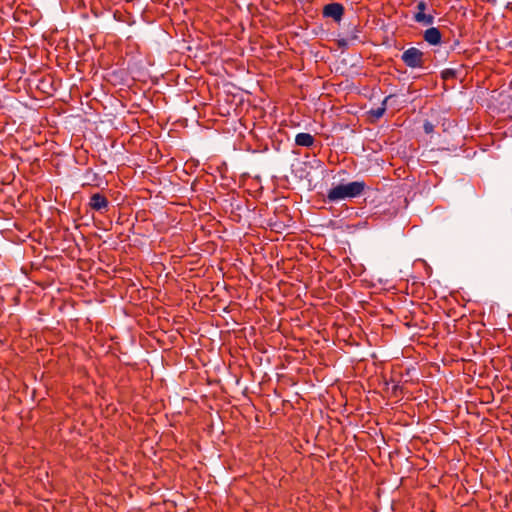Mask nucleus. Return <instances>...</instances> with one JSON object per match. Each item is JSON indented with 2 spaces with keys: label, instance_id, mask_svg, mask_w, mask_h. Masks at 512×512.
<instances>
[{
  "label": "nucleus",
  "instance_id": "f257e3e1",
  "mask_svg": "<svg viewBox=\"0 0 512 512\" xmlns=\"http://www.w3.org/2000/svg\"><path fill=\"white\" fill-rule=\"evenodd\" d=\"M366 184L364 181H353L347 184H339L330 188L326 198L329 202H338L347 198H356L364 193Z\"/></svg>",
  "mask_w": 512,
  "mask_h": 512
},
{
  "label": "nucleus",
  "instance_id": "6e6552de",
  "mask_svg": "<svg viewBox=\"0 0 512 512\" xmlns=\"http://www.w3.org/2000/svg\"><path fill=\"white\" fill-rule=\"evenodd\" d=\"M314 137L309 133H298L295 137V143L298 146L310 147L314 144Z\"/></svg>",
  "mask_w": 512,
  "mask_h": 512
},
{
  "label": "nucleus",
  "instance_id": "39448f33",
  "mask_svg": "<svg viewBox=\"0 0 512 512\" xmlns=\"http://www.w3.org/2000/svg\"><path fill=\"white\" fill-rule=\"evenodd\" d=\"M109 206V201L106 196L101 193H94L90 196L89 207L92 210L103 212L107 211Z\"/></svg>",
  "mask_w": 512,
  "mask_h": 512
},
{
  "label": "nucleus",
  "instance_id": "423d86ee",
  "mask_svg": "<svg viewBox=\"0 0 512 512\" xmlns=\"http://www.w3.org/2000/svg\"><path fill=\"white\" fill-rule=\"evenodd\" d=\"M423 38L428 44L436 46L441 43L442 34L438 28L430 27L424 31Z\"/></svg>",
  "mask_w": 512,
  "mask_h": 512
},
{
  "label": "nucleus",
  "instance_id": "0eeeda50",
  "mask_svg": "<svg viewBox=\"0 0 512 512\" xmlns=\"http://www.w3.org/2000/svg\"><path fill=\"white\" fill-rule=\"evenodd\" d=\"M392 97V95H389L384 98V100L381 103V106L371 109L368 114L373 118L374 121L379 120L381 117H383L386 109H387V102Z\"/></svg>",
  "mask_w": 512,
  "mask_h": 512
},
{
  "label": "nucleus",
  "instance_id": "9b49d317",
  "mask_svg": "<svg viewBox=\"0 0 512 512\" xmlns=\"http://www.w3.org/2000/svg\"><path fill=\"white\" fill-rule=\"evenodd\" d=\"M339 45H345V42L344 41H339Z\"/></svg>",
  "mask_w": 512,
  "mask_h": 512
},
{
  "label": "nucleus",
  "instance_id": "f03ea898",
  "mask_svg": "<svg viewBox=\"0 0 512 512\" xmlns=\"http://www.w3.org/2000/svg\"><path fill=\"white\" fill-rule=\"evenodd\" d=\"M401 59L407 67L412 69L424 66V53L416 47H410L405 50L401 55Z\"/></svg>",
  "mask_w": 512,
  "mask_h": 512
},
{
  "label": "nucleus",
  "instance_id": "1a4fd4ad",
  "mask_svg": "<svg viewBox=\"0 0 512 512\" xmlns=\"http://www.w3.org/2000/svg\"><path fill=\"white\" fill-rule=\"evenodd\" d=\"M455 71L452 69H446L442 72L443 79H449L455 77Z\"/></svg>",
  "mask_w": 512,
  "mask_h": 512
},
{
  "label": "nucleus",
  "instance_id": "20e7f679",
  "mask_svg": "<svg viewBox=\"0 0 512 512\" xmlns=\"http://www.w3.org/2000/svg\"><path fill=\"white\" fill-rule=\"evenodd\" d=\"M344 12H345V9H344L343 4L338 3V2H332V3L326 4L322 10L323 17L331 18L336 23L341 22V20L344 16Z\"/></svg>",
  "mask_w": 512,
  "mask_h": 512
},
{
  "label": "nucleus",
  "instance_id": "7ed1b4c3",
  "mask_svg": "<svg viewBox=\"0 0 512 512\" xmlns=\"http://www.w3.org/2000/svg\"><path fill=\"white\" fill-rule=\"evenodd\" d=\"M427 9V3L424 0H420L416 5V12L413 15V19L416 23L424 26H430L434 23V16L432 14L425 13Z\"/></svg>",
  "mask_w": 512,
  "mask_h": 512
},
{
  "label": "nucleus",
  "instance_id": "9d476101",
  "mask_svg": "<svg viewBox=\"0 0 512 512\" xmlns=\"http://www.w3.org/2000/svg\"><path fill=\"white\" fill-rule=\"evenodd\" d=\"M423 129L425 133L430 134L434 131V125L431 122L426 121L423 125Z\"/></svg>",
  "mask_w": 512,
  "mask_h": 512
}]
</instances>
